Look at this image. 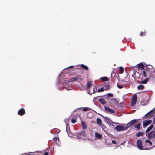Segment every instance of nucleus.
Here are the masks:
<instances>
[{
    "label": "nucleus",
    "mask_w": 155,
    "mask_h": 155,
    "mask_svg": "<svg viewBox=\"0 0 155 155\" xmlns=\"http://www.w3.org/2000/svg\"><path fill=\"white\" fill-rule=\"evenodd\" d=\"M82 80V78H81L79 76H77L71 79V80L70 81H69L68 80V82H71L72 81H76V80Z\"/></svg>",
    "instance_id": "6e6552de"
},
{
    "label": "nucleus",
    "mask_w": 155,
    "mask_h": 155,
    "mask_svg": "<svg viewBox=\"0 0 155 155\" xmlns=\"http://www.w3.org/2000/svg\"><path fill=\"white\" fill-rule=\"evenodd\" d=\"M120 70L121 73H122L124 71V69L123 67H120Z\"/></svg>",
    "instance_id": "72a5a7b5"
},
{
    "label": "nucleus",
    "mask_w": 155,
    "mask_h": 155,
    "mask_svg": "<svg viewBox=\"0 0 155 155\" xmlns=\"http://www.w3.org/2000/svg\"><path fill=\"white\" fill-rule=\"evenodd\" d=\"M80 66L81 67L83 68L85 70H87L88 69L87 67L84 64H81Z\"/></svg>",
    "instance_id": "393cba45"
},
{
    "label": "nucleus",
    "mask_w": 155,
    "mask_h": 155,
    "mask_svg": "<svg viewBox=\"0 0 155 155\" xmlns=\"http://www.w3.org/2000/svg\"><path fill=\"white\" fill-rule=\"evenodd\" d=\"M112 143H113L114 144H116V141L114 140H113L112 141Z\"/></svg>",
    "instance_id": "4c0bfd02"
},
{
    "label": "nucleus",
    "mask_w": 155,
    "mask_h": 155,
    "mask_svg": "<svg viewBox=\"0 0 155 155\" xmlns=\"http://www.w3.org/2000/svg\"><path fill=\"white\" fill-rule=\"evenodd\" d=\"M25 113V111L23 108H21L18 111V114L20 116H22Z\"/></svg>",
    "instance_id": "39448f33"
},
{
    "label": "nucleus",
    "mask_w": 155,
    "mask_h": 155,
    "mask_svg": "<svg viewBox=\"0 0 155 155\" xmlns=\"http://www.w3.org/2000/svg\"><path fill=\"white\" fill-rule=\"evenodd\" d=\"M153 127V125L152 124L149 126L148 128L146 130V135H147V133L149 132Z\"/></svg>",
    "instance_id": "ddd939ff"
},
{
    "label": "nucleus",
    "mask_w": 155,
    "mask_h": 155,
    "mask_svg": "<svg viewBox=\"0 0 155 155\" xmlns=\"http://www.w3.org/2000/svg\"><path fill=\"white\" fill-rule=\"evenodd\" d=\"M83 109V110L84 111H86L88 110H93L90 108L87 107H84V108H80L78 109H76L75 111H76L77 110H81V109Z\"/></svg>",
    "instance_id": "9d476101"
},
{
    "label": "nucleus",
    "mask_w": 155,
    "mask_h": 155,
    "mask_svg": "<svg viewBox=\"0 0 155 155\" xmlns=\"http://www.w3.org/2000/svg\"><path fill=\"white\" fill-rule=\"evenodd\" d=\"M95 135L96 137L98 138L101 139L102 137V135L97 132L95 133Z\"/></svg>",
    "instance_id": "2eb2a0df"
},
{
    "label": "nucleus",
    "mask_w": 155,
    "mask_h": 155,
    "mask_svg": "<svg viewBox=\"0 0 155 155\" xmlns=\"http://www.w3.org/2000/svg\"><path fill=\"white\" fill-rule=\"evenodd\" d=\"M99 101L102 104H104L106 103L105 101L103 98H101L99 99Z\"/></svg>",
    "instance_id": "dca6fc26"
},
{
    "label": "nucleus",
    "mask_w": 155,
    "mask_h": 155,
    "mask_svg": "<svg viewBox=\"0 0 155 155\" xmlns=\"http://www.w3.org/2000/svg\"><path fill=\"white\" fill-rule=\"evenodd\" d=\"M142 74L145 77H146L147 76V73L145 71H142Z\"/></svg>",
    "instance_id": "cd10ccee"
},
{
    "label": "nucleus",
    "mask_w": 155,
    "mask_h": 155,
    "mask_svg": "<svg viewBox=\"0 0 155 155\" xmlns=\"http://www.w3.org/2000/svg\"><path fill=\"white\" fill-rule=\"evenodd\" d=\"M80 137H85L86 135V133L84 131H83L79 134Z\"/></svg>",
    "instance_id": "6ab92c4d"
},
{
    "label": "nucleus",
    "mask_w": 155,
    "mask_h": 155,
    "mask_svg": "<svg viewBox=\"0 0 155 155\" xmlns=\"http://www.w3.org/2000/svg\"><path fill=\"white\" fill-rule=\"evenodd\" d=\"M97 123L99 125H101V124L102 121L100 118H97L96 120Z\"/></svg>",
    "instance_id": "412c9836"
},
{
    "label": "nucleus",
    "mask_w": 155,
    "mask_h": 155,
    "mask_svg": "<svg viewBox=\"0 0 155 155\" xmlns=\"http://www.w3.org/2000/svg\"><path fill=\"white\" fill-rule=\"evenodd\" d=\"M143 33L142 32L140 34V35L141 36H143V35H142V34Z\"/></svg>",
    "instance_id": "a19ab883"
},
{
    "label": "nucleus",
    "mask_w": 155,
    "mask_h": 155,
    "mask_svg": "<svg viewBox=\"0 0 155 155\" xmlns=\"http://www.w3.org/2000/svg\"><path fill=\"white\" fill-rule=\"evenodd\" d=\"M66 69H68V68H67Z\"/></svg>",
    "instance_id": "49530a36"
},
{
    "label": "nucleus",
    "mask_w": 155,
    "mask_h": 155,
    "mask_svg": "<svg viewBox=\"0 0 155 155\" xmlns=\"http://www.w3.org/2000/svg\"><path fill=\"white\" fill-rule=\"evenodd\" d=\"M68 83L67 81H66V82L63 83V87L64 88L66 89L67 90H68V85L67 84Z\"/></svg>",
    "instance_id": "4468645a"
},
{
    "label": "nucleus",
    "mask_w": 155,
    "mask_h": 155,
    "mask_svg": "<svg viewBox=\"0 0 155 155\" xmlns=\"http://www.w3.org/2000/svg\"><path fill=\"white\" fill-rule=\"evenodd\" d=\"M148 78H147L144 80H143L141 81V83L145 84H146L147 82L148 81Z\"/></svg>",
    "instance_id": "b1692460"
},
{
    "label": "nucleus",
    "mask_w": 155,
    "mask_h": 155,
    "mask_svg": "<svg viewBox=\"0 0 155 155\" xmlns=\"http://www.w3.org/2000/svg\"><path fill=\"white\" fill-rule=\"evenodd\" d=\"M44 155H48V154L47 152H45Z\"/></svg>",
    "instance_id": "58836bf2"
},
{
    "label": "nucleus",
    "mask_w": 155,
    "mask_h": 155,
    "mask_svg": "<svg viewBox=\"0 0 155 155\" xmlns=\"http://www.w3.org/2000/svg\"><path fill=\"white\" fill-rule=\"evenodd\" d=\"M144 86L143 85H140L137 87V88L139 89L142 90Z\"/></svg>",
    "instance_id": "a878e982"
},
{
    "label": "nucleus",
    "mask_w": 155,
    "mask_h": 155,
    "mask_svg": "<svg viewBox=\"0 0 155 155\" xmlns=\"http://www.w3.org/2000/svg\"><path fill=\"white\" fill-rule=\"evenodd\" d=\"M150 75L151 76L153 77V74H151Z\"/></svg>",
    "instance_id": "37998d69"
},
{
    "label": "nucleus",
    "mask_w": 155,
    "mask_h": 155,
    "mask_svg": "<svg viewBox=\"0 0 155 155\" xmlns=\"http://www.w3.org/2000/svg\"><path fill=\"white\" fill-rule=\"evenodd\" d=\"M154 114L153 110L149 112L147 114H146V116L148 117H152Z\"/></svg>",
    "instance_id": "9b49d317"
},
{
    "label": "nucleus",
    "mask_w": 155,
    "mask_h": 155,
    "mask_svg": "<svg viewBox=\"0 0 155 155\" xmlns=\"http://www.w3.org/2000/svg\"><path fill=\"white\" fill-rule=\"evenodd\" d=\"M152 123V120H148L145 122H143V127L145 128L147 126L150 124Z\"/></svg>",
    "instance_id": "0eeeda50"
},
{
    "label": "nucleus",
    "mask_w": 155,
    "mask_h": 155,
    "mask_svg": "<svg viewBox=\"0 0 155 155\" xmlns=\"http://www.w3.org/2000/svg\"><path fill=\"white\" fill-rule=\"evenodd\" d=\"M76 119H71V122L73 123H74L76 122Z\"/></svg>",
    "instance_id": "f704fd0d"
},
{
    "label": "nucleus",
    "mask_w": 155,
    "mask_h": 155,
    "mask_svg": "<svg viewBox=\"0 0 155 155\" xmlns=\"http://www.w3.org/2000/svg\"><path fill=\"white\" fill-rule=\"evenodd\" d=\"M138 120L137 119L133 120H131L127 124L126 127H129L130 126H132L134 123L137 122L138 121Z\"/></svg>",
    "instance_id": "423d86ee"
},
{
    "label": "nucleus",
    "mask_w": 155,
    "mask_h": 155,
    "mask_svg": "<svg viewBox=\"0 0 155 155\" xmlns=\"http://www.w3.org/2000/svg\"><path fill=\"white\" fill-rule=\"evenodd\" d=\"M107 96L108 97H112L113 96V94H110V93H109L107 94Z\"/></svg>",
    "instance_id": "e433bc0d"
},
{
    "label": "nucleus",
    "mask_w": 155,
    "mask_h": 155,
    "mask_svg": "<svg viewBox=\"0 0 155 155\" xmlns=\"http://www.w3.org/2000/svg\"><path fill=\"white\" fill-rule=\"evenodd\" d=\"M117 87L119 88H120V89L122 88V87H123V86H122L120 85H119V84H117Z\"/></svg>",
    "instance_id": "c9c22d12"
},
{
    "label": "nucleus",
    "mask_w": 155,
    "mask_h": 155,
    "mask_svg": "<svg viewBox=\"0 0 155 155\" xmlns=\"http://www.w3.org/2000/svg\"><path fill=\"white\" fill-rule=\"evenodd\" d=\"M101 80L104 81H107L108 80V79L107 78L105 77H104L101 78Z\"/></svg>",
    "instance_id": "5701e85b"
},
{
    "label": "nucleus",
    "mask_w": 155,
    "mask_h": 155,
    "mask_svg": "<svg viewBox=\"0 0 155 155\" xmlns=\"http://www.w3.org/2000/svg\"><path fill=\"white\" fill-rule=\"evenodd\" d=\"M128 128V127H124L121 125L117 126L116 127L115 129L118 131H124Z\"/></svg>",
    "instance_id": "f257e3e1"
},
{
    "label": "nucleus",
    "mask_w": 155,
    "mask_h": 155,
    "mask_svg": "<svg viewBox=\"0 0 155 155\" xmlns=\"http://www.w3.org/2000/svg\"><path fill=\"white\" fill-rule=\"evenodd\" d=\"M86 86L87 89L89 88L92 86V81H90L87 82L86 84Z\"/></svg>",
    "instance_id": "f8f14e48"
},
{
    "label": "nucleus",
    "mask_w": 155,
    "mask_h": 155,
    "mask_svg": "<svg viewBox=\"0 0 155 155\" xmlns=\"http://www.w3.org/2000/svg\"><path fill=\"white\" fill-rule=\"evenodd\" d=\"M138 67L141 68L143 69L144 68V66L143 64H140L138 65Z\"/></svg>",
    "instance_id": "7c9ffc66"
},
{
    "label": "nucleus",
    "mask_w": 155,
    "mask_h": 155,
    "mask_svg": "<svg viewBox=\"0 0 155 155\" xmlns=\"http://www.w3.org/2000/svg\"><path fill=\"white\" fill-rule=\"evenodd\" d=\"M73 66H71L70 67H68V69H70V68H73Z\"/></svg>",
    "instance_id": "ea45409f"
},
{
    "label": "nucleus",
    "mask_w": 155,
    "mask_h": 155,
    "mask_svg": "<svg viewBox=\"0 0 155 155\" xmlns=\"http://www.w3.org/2000/svg\"><path fill=\"white\" fill-rule=\"evenodd\" d=\"M104 111L107 113L112 114L115 112L114 110L107 106L104 107Z\"/></svg>",
    "instance_id": "f03ea898"
},
{
    "label": "nucleus",
    "mask_w": 155,
    "mask_h": 155,
    "mask_svg": "<svg viewBox=\"0 0 155 155\" xmlns=\"http://www.w3.org/2000/svg\"><path fill=\"white\" fill-rule=\"evenodd\" d=\"M104 88L98 89L97 90V92H102L104 91Z\"/></svg>",
    "instance_id": "473e14b6"
},
{
    "label": "nucleus",
    "mask_w": 155,
    "mask_h": 155,
    "mask_svg": "<svg viewBox=\"0 0 155 155\" xmlns=\"http://www.w3.org/2000/svg\"><path fill=\"white\" fill-rule=\"evenodd\" d=\"M144 134V133H143L139 132L137 133L136 136L137 137H139L141 135H143Z\"/></svg>",
    "instance_id": "4be33fe9"
},
{
    "label": "nucleus",
    "mask_w": 155,
    "mask_h": 155,
    "mask_svg": "<svg viewBox=\"0 0 155 155\" xmlns=\"http://www.w3.org/2000/svg\"><path fill=\"white\" fill-rule=\"evenodd\" d=\"M105 119L108 123H109L110 124L112 122V120L110 118L107 117H105Z\"/></svg>",
    "instance_id": "aec40b11"
},
{
    "label": "nucleus",
    "mask_w": 155,
    "mask_h": 155,
    "mask_svg": "<svg viewBox=\"0 0 155 155\" xmlns=\"http://www.w3.org/2000/svg\"><path fill=\"white\" fill-rule=\"evenodd\" d=\"M137 145L138 148L140 150H142L143 147L142 145V142L141 140H138L137 141Z\"/></svg>",
    "instance_id": "1a4fd4ad"
},
{
    "label": "nucleus",
    "mask_w": 155,
    "mask_h": 155,
    "mask_svg": "<svg viewBox=\"0 0 155 155\" xmlns=\"http://www.w3.org/2000/svg\"><path fill=\"white\" fill-rule=\"evenodd\" d=\"M32 153L30 152V153Z\"/></svg>",
    "instance_id": "a18cd8bd"
},
{
    "label": "nucleus",
    "mask_w": 155,
    "mask_h": 155,
    "mask_svg": "<svg viewBox=\"0 0 155 155\" xmlns=\"http://www.w3.org/2000/svg\"><path fill=\"white\" fill-rule=\"evenodd\" d=\"M68 119H66L64 120V121L66 123V130L67 132V133H68V124L67 123Z\"/></svg>",
    "instance_id": "c85d7f7f"
},
{
    "label": "nucleus",
    "mask_w": 155,
    "mask_h": 155,
    "mask_svg": "<svg viewBox=\"0 0 155 155\" xmlns=\"http://www.w3.org/2000/svg\"><path fill=\"white\" fill-rule=\"evenodd\" d=\"M152 71H153V70H150V71L151 72H152Z\"/></svg>",
    "instance_id": "c03bdc74"
},
{
    "label": "nucleus",
    "mask_w": 155,
    "mask_h": 155,
    "mask_svg": "<svg viewBox=\"0 0 155 155\" xmlns=\"http://www.w3.org/2000/svg\"><path fill=\"white\" fill-rule=\"evenodd\" d=\"M148 138L150 139H155V131H153L150 132L148 135Z\"/></svg>",
    "instance_id": "7ed1b4c3"
},
{
    "label": "nucleus",
    "mask_w": 155,
    "mask_h": 155,
    "mask_svg": "<svg viewBox=\"0 0 155 155\" xmlns=\"http://www.w3.org/2000/svg\"><path fill=\"white\" fill-rule=\"evenodd\" d=\"M81 124L82 128L84 129H86L87 128V126L85 122L83 121H81Z\"/></svg>",
    "instance_id": "f3484780"
},
{
    "label": "nucleus",
    "mask_w": 155,
    "mask_h": 155,
    "mask_svg": "<svg viewBox=\"0 0 155 155\" xmlns=\"http://www.w3.org/2000/svg\"><path fill=\"white\" fill-rule=\"evenodd\" d=\"M53 141L54 143H57V141H59V139L57 137H56L53 139Z\"/></svg>",
    "instance_id": "bb28decb"
},
{
    "label": "nucleus",
    "mask_w": 155,
    "mask_h": 155,
    "mask_svg": "<svg viewBox=\"0 0 155 155\" xmlns=\"http://www.w3.org/2000/svg\"><path fill=\"white\" fill-rule=\"evenodd\" d=\"M68 136H70V137H74V135L73 136H72L71 135H69V134H68Z\"/></svg>",
    "instance_id": "79ce46f5"
},
{
    "label": "nucleus",
    "mask_w": 155,
    "mask_h": 155,
    "mask_svg": "<svg viewBox=\"0 0 155 155\" xmlns=\"http://www.w3.org/2000/svg\"><path fill=\"white\" fill-rule=\"evenodd\" d=\"M137 97L136 95H134L131 100V105L134 106L137 102Z\"/></svg>",
    "instance_id": "20e7f679"
},
{
    "label": "nucleus",
    "mask_w": 155,
    "mask_h": 155,
    "mask_svg": "<svg viewBox=\"0 0 155 155\" xmlns=\"http://www.w3.org/2000/svg\"><path fill=\"white\" fill-rule=\"evenodd\" d=\"M109 88V86L108 85H106L104 87V88L105 90H107Z\"/></svg>",
    "instance_id": "2f4dec72"
},
{
    "label": "nucleus",
    "mask_w": 155,
    "mask_h": 155,
    "mask_svg": "<svg viewBox=\"0 0 155 155\" xmlns=\"http://www.w3.org/2000/svg\"><path fill=\"white\" fill-rule=\"evenodd\" d=\"M140 123H139L138 124H136L135 125V127L138 130H139L140 129Z\"/></svg>",
    "instance_id": "a211bd4d"
},
{
    "label": "nucleus",
    "mask_w": 155,
    "mask_h": 155,
    "mask_svg": "<svg viewBox=\"0 0 155 155\" xmlns=\"http://www.w3.org/2000/svg\"><path fill=\"white\" fill-rule=\"evenodd\" d=\"M145 142L148 143L150 145H151L152 144V142L148 139H147L145 140Z\"/></svg>",
    "instance_id": "c756f323"
}]
</instances>
